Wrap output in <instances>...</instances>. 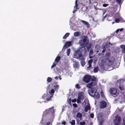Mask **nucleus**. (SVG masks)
Masks as SVG:
<instances>
[{
	"instance_id": "24",
	"label": "nucleus",
	"mask_w": 125,
	"mask_h": 125,
	"mask_svg": "<svg viewBox=\"0 0 125 125\" xmlns=\"http://www.w3.org/2000/svg\"><path fill=\"white\" fill-rule=\"evenodd\" d=\"M79 35V32L78 31H76L74 33V35L75 37L78 36Z\"/></svg>"
},
{
	"instance_id": "47",
	"label": "nucleus",
	"mask_w": 125,
	"mask_h": 125,
	"mask_svg": "<svg viewBox=\"0 0 125 125\" xmlns=\"http://www.w3.org/2000/svg\"><path fill=\"white\" fill-rule=\"evenodd\" d=\"M119 88L121 90L124 89V88L122 87L119 86Z\"/></svg>"
},
{
	"instance_id": "59",
	"label": "nucleus",
	"mask_w": 125,
	"mask_h": 125,
	"mask_svg": "<svg viewBox=\"0 0 125 125\" xmlns=\"http://www.w3.org/2000/svg\"><path fill=\"white\" fill-rule=\"evenodd\" d=\"M125 21H121V22H124Z\"/></svg>"
},
{
	"instance_id": "22",
	"label": "nucleus",
	"mask_w": 125,
	"mask_h": 125,
	"mask_svg": "<svg viewBox=\"0 0 125 125\" xmlns=\"http://www.w3.org/2000/svg\"><path fill=\"white\" fill-rule=\"evenodd\" d=\"M55 91L53 89H52L49 92V93L52 95L51 96H53L54 94Z\"/></svg>"
},
{
	"instance_id": "29",
	"label": "nucleus",
	"mask_w": 125,
	"mask_h": 125,
	"mask_svg": "<svg viewBox=\"0 0 125 125\" xmlns=\"http://www.w3.org/2000/svg\"><path fill=\"white\" fill-rule=\"evenodd\" d=\"M53 97V96H51L49 97H48L46 99V100L47 101H48L51 100V98Z\"/></svg>"
},
{
	"instance_id": "30",
	"label": "nucleus",
	"mask_w": 125,
	"mask_h": 125,
	"mask_svg": "<svg viewBox=\"0 0 125 125\" xmlns=\"http://www.w3.org/2000/svg\"><path fill=\"white\" fill-rule=\"evenodd\" d=\"M97 93L96 94L95 96V97L97 99L99 98L100 97V95L98 93V92H97Z\"/></svg>"
},
{
	"instance_id": "3",
	"label": "nucleus",
	"mask_w": 125,
	"mask_h": 125,
	"mask_svg": "<svg viewBox=\"0 0 125 125\" xmlns=\"http://www.w3.org/2000/svg\"><path fill=\"white\" fill-rule=\"evenodd\" d=\"M84 98V94L82 92H80L78 94V98L77 99V103H81V100H83Z\"/></svg>"
},
{
	"instance_id": "10",
	"label": "nucleus",
	"mask_w": 125,
	"mask_h": 125,
	"mask_svg": "<svg viewBox=\"0 0 125 125\" xmlns=\"http://www.w3.org/2000/svg\"><path fill=\"white\" fill-rule=\"evenodd\" d=\"M122 49V53L123 54L124 57H125V45H122L120 46Z\"/></svg>"
},
{
	"instance_id": "5",
	"label": "nucleus",
	"mask_w": 125,
	"mask_h": 125,
	"mask_svg": "<svg viewBox=\"0 0 125 125\" xmlns=\"http://www.w3.org/2000/svg\"><path fill=\"white\" fill-rule=\"evenodd\" d=\"M90 92L89 93V94L93 97H95L97 93L96 90L95 88H93L90 89Z\"/></svg>"
},
{
	"instance_id": "34",
	"label": "nucleus",
	"mask_w": 125,
	"mask_h": 125,
	"mask_svg": "<svg viewBox=\"0 0 125 125\" xmlns=\"http://www.w3.org/2000/svg\"><path fill=\"white\" fill-rule=\"evenodd\" d=\"M75 87L78 89H80L81 88V87L79 86V84H76Z\"/></svg>"
},
{
	"instance_id": "62",
	"label": "nucleus",
	"mask_w": 125,
	"mask_h": 125,
	"mask_svg": "<svg viewBox=\"0 0 125 125\" xmlns=\"http://www.w3.org/2000/svg\"><path fill=\"white\" fill-rule=\"evenodd\" d=\"M89 2L90 3H91V0H89Z\"/></svg>"
},
{
	"instance_id": "36",
	"label": "nucleus",
	"mask_w": 125,
	"mask_h": 125,
	"mask_svg": "<svg viewBox=\"0 0 125 125\" xmlns=\"http://www.w3.org/2000/svg\"><path fill=\"white\" fill-rule=\"evenodd\" d=\"M90 117L92 118H93L94 117V114L93 113H91L90 114Z\"/></svg>"
},
{
	"instance_id": "35",
	"label": "nucleus",
	"mask_w": 125,
	"mask_h": 125,
	"mask_svg": "<svg viewBox=\"0 0 125 125\" xmlns=\"http://www.w3.org/2000/svg\"><path fill=\"white\" fill-rule=\"evenodd\" d=\"M93 52V50H91L89 52V56L92 55V53Z\"/></svg>"
},
{
	"instance_id": "48",
	"label": "nucleus",
	"mask_w": 125,
	"mask_h": 125,
	"mask_svg": "<svg viewBox=\"0 0 125 125\" xmlns=\"http://www.w3.org/2000/svg\"><path fill=\"white\" fill-rule=\"evenodd\" d=\"M66 123V122L65 121H64L62 122V124L63 125H65Z\"/></svg>"
},
{
	"instance_id": "50",
	"label": "nucleus",
	"mask_w": 125,
	"mask_h": 125,
	"mask_svg": "<svg viewBox=\"0 0 125 125\" xmlns=\"http://www.w3.org/2000/svg\"><path fill=\"white\" fill-rule=\"evenodd\" d=\"M50 123L51 122H48L46 123V124L47 125H49Z\"/></svg>"
},
{
	"instance_id": "28",
	"label": "nucleus",
	"mask_w": 125,
	"mask_h": 125,
	"mask_svg": "<svg viewBox=\"0 0 125 125\" xmlns=\"http://www.w3.org/2000/svg\"><path fill=\"white\" fill-rule=\"evenodd\" d=\"M96 78L94 76H93L92 77L91 76V80H92V81H95L96 80Z\"/></svg>"
},
{
	"instance_id": "51",
	"label": "nucleus",
	"mask_w": 125,
	"mask_h": 125,
	"mask_svg": "<svg viewBox=\"0 0 125 125\" xmlns=\"http://www.w3.org/2000/svg\"><path fill=\"white\" fill-rule=\"evenodd\" d=\"M119 31V29H118L117 30H116V33H117Z\"/></svg>"
},
{
	"instance_id": "27",
	"label": "nucleus",
	"mask_w": 125,
	"mask_h": 125,
	"mask_svg": "<svg viewBox=\"0 0 125 125\" xmlns=\"http://www.w3.org/2000/svg\"><path fill=\"white\" fill-rule=\"evenodd\" d=\"M71 50L70 48L68 49L66 52L67 54V56H69L70 53V52Z\"/></svg>"
},
{
	"instance_id": "13",
	"label": "nucleus",
	"mask_w": 125,
	"mask_h": 125,
	"mask_svg": "<svg viewBox=\"0 0 125 125\" xmlns=\"http://www.w3.org/2000/svg\"><path fill=\"white\" fill-rule=\"evenodd\" d=\"M82 116V115L81 113L78 112L76 116L77 118H79L80 120H81Z\"/></svg>"
},
{
	"instance_id": "49",
	"label": "nucleus",
	"mask_w": 125,
	"mask_h": 125,
	"mask_svg": "<svg viewBox=\"0 0 125 125\" xmlns=\"http://www.w3.org/2000/svg\"><path fill=\"white\" fill-rule=\"evenodd\" d=\"M105 50H106V49H104L102 51V53H104L105 51Z\"/></svg>"
},
{
	"instance_id": "57",
	"label": "nucleus",
	"mask_w": 125,
	"mask_h": 125,
	"mask_svg": "<svg viewBox=\"0 0 125 125\" xmlns=\"http://www.w3.org/2000/svg\"><path fill=\"white\" fill-rule=\"evenodd\" d=\"M106 17V15H105L104 16L103 18V19H104Z\"/></svg>"
},
{
	"instance_id": "37",
	"label": "nucleus",
	"mask_w": 125,
	"mask_h": 125,
	"mask_svg": "<svg viewBox=\"0 0 125 125\" xmlns=\"http://www.w3.org/2000/svg\"><path fill=\"white\" fill-rule=\"evenodd\" d=\"M68 103L70 104H71V98H69L67 101Z\"/></svg>"
},
{
	"instance_id": "56",
	"label": "nucleus",
	"mask_w": 125,
	"mask_h": 125,
	"mask_svg": "<svg viewBox=\"0 0 125 125\" xmlns=\"http://www.w3.org/2000/svg\"><path fill=\"white\" fill-rule=\"evenodd\" d=\"M93 123L92 122H90V125H92Z\"/></svg>"
},
{
	"instance_id": "2",
	"label": "nucleus",
	"mask_w": 125,
	"mask_h": 125,
	"mask_svg": "<svg viewBox=\"0 0 125 125\" xmlns=\"http://www.w3.org/2000/svg\"><path fill=\"white\" fill-rule=\"evenodd\" d=\"M87 38V37L86 36H85L83 39V43H81L80 42H79L80 43V45L82 46L80 48V50H82V52H86V48L84 47V46H86L88 43V42H86Z\"/></svg>"
},
{
	"instance_id": "52",
	"label": "nucleus",
	"mask_w": 125,
	"mask_h": 125,
	"mask_svg": "<svg viewBox=\"0 0 125 125\" xmlns=\"http://www.w3.org/2000/svg\"><path fill=\"white\" fill-rule=\"evenodd\" d=\"M123 28H121L120 29H119V31H123Z\"/></svg>"
},
{
	"instance_id": "61",
	"label": "nucleus",
	"mask_w": 125,
	"mask_h": 125,
	"mask_svg": "<svg viewBox=\"0 0 125 125\" xmlns=\"http://www.w3.org/2000/svg\"><path fill=\"white\" fill-rule=\"evenodd\" d=\"M75 10H73V13H74L75 12Z\"/></svg>"
},
{
	"instance_id": "54",
	"label": "nucleus",
	"mask_w": 125,
	"mask_h": 125,
	"mask_svg": "<svg viewBox=\"0 0 125 125\" xmlns=\"http://www.w3.org/2000/svg\"><path fill=\"white\" fill-rule=\"evenodd\" d=\"M93 57V56H90V55L89 56V58H90L91 59V58H92Z\"/></svg>"
},
{
	"instance_id": "63",
	"label": "nucleus",
	"mask_w": 125,
	"mask_h": 125,
	"mask_svg": "<svg viewBox=\"0 0 125 125\" xmlns=\"http://www.w3.org/2000/svg\"><path fill=\"white\" fill-rule=\"evenodd\" d=\"M114 23L115 22H113L112 23L113 24V23Z\"/></svg>"
},
{
	"instance_id": "38",
	"label": "nucleus",
	"mask_w": 125,
	"mask_h": 125,
	"mask_svg": "<svg viewBox=\"0 0 125 125\" xmlns=\"http://www.w3.org/2000/svg\"><path fill=\"white\" fill-rule=\"evenodd\" d=\"M56 65V64L55 63V62H54L53 63V64L51 66V68H53Z\"/></svg>"
},
{
	"instance_id": "1",
	"label": "nucleus",
	"mask_w": 125,
	"mask_h": 125,
	"mask_svg": "<svg viewBox=\"0 0 125 125\" xmlns=\"http://www.w3.org/2000/svg\"><path fill=\"white\" fill-rule=\"evenodd\" d=\"M110 52L107 53L105 55V57L106 58V60H108V65L110 66H111L114 63L115 59L113 57L110 58Z\"/></svg>"
},
{
	"instance_id": "4",
	"label": "nucleus",
	"mask_w": 125,
	"mask_h": 125,
	"mask_svg": "<svg viewBox=\"0 0 125 125\" xmlns=\"http://www.w3.org/2000/svg\"><path fill=\"white\" fill-rule=\"evenodd\" d=\"M81 50L80 49V53H79L78 52L76 53L74 56V58L76 59H79L80 60L81 58L82 57H83V55L82 54L83 52V53H84L85 52H82Z\"/></svg>"
},
{
	"instance_id": "32",
	"label": "nucleus",
	"mask_w": 125,
	"mask_h": 125,
	"mask_svg": "<svg viewBox=\"0 0 125 125\" xmlns=\"http://www.w3.org/2000/svg\"><path fill=\"white\" fill-rule=\"evenodd\" d=\"M121 21V19L119 18L116 19L115 20V21L116 23H118Z\"/></svg>"
},
{
	"instance_id": "40",
	"label": "nucleus",
	"mask_w": 125,
	"mask_h": 125,
	"mask_svg": "<svg viewBox=\"0 0 125 125\" xmlns=\"http://www.w3.org/2000/svg\"><path fill=\"white\" fill-rule=\"evenodd\" d=\"M122 125H125V117L123 119V123Z\"/></svg>"
},
{
	"instance_id": "12",
	"label": "nucleus",
	"mask_w": 125,
	"mask_h": 125,
	"mask_svg": "<svg viewBox=\"0 0 125 125\" xmlns=\"http://www.w3.org/2000/svg\"><path fill=\"white\" fill-rule=\"evenodd\" d=\"M81 61V63L82 66H84L85 64V62L84 61L85 58L83 57H82L81 58L80 60Z\"/></svg>"
},
{
	"instance_id": "43",
	"label": "nucleus",
	"mask_w": 125,
	"mask_h": 125,
	"mask_svg": "<svg viewBox=\"0 0 125 125\" xmlns=\"http://www.w3.org/2000/svg\"><path fill=\"white\" fill-rule=\"evenodd\" d=\"M76 99L75 98L73 99H72V102L74 103V102H76Z\"/></svg>"
},
{
	"instance_id": "45",
	"label": "nucleus",
	"mask_w": 125,
	"mask_h": 125,
	"mask_svg": "<svg viewBox=\"0 0 125 125\" xmlns=\"http://www.w3.org/2000/svg\"><path fill=\"white\" fill-rule=\"evenodd\" d=\"M101 96L102 97H104V93L102 92H101Z\"/></svg>"
},
{
	"instance_id": "21",
	"label": "nucleus",
	"mask_w": 125,
	"mask_h": 125,
	"mask_svg": "<svg viewBox=\"0 0 125 125\" xmlns=\"http://www.w3.org/2000/svg\"><path fill=\"white\" fill-rule=\"evenodd\" d=\"M70 34L69 33H66L63 37V39H66L69 35Z\"/></svg>"
},
{
	"instance_id": "16",
	"label": "nucleus",
	"mask_w": 125,
	"mask_h": 125,
	"mask_svg": "<svg viewBox=\"0 0 125 125\" xmlns=\"http://www.w3.org/2000/svg\"><path fill=\"white\" fill-rule=\"evenodd\" d=\"M73 66L75 68H78L79 67L78 62H75V63L73 64Z\"/></svg>"
},
{
	"instance_id": "11",
	"label": "nucleus",
	"mask_w": 125,
	"mask_h": 125,
	"mask_svg": "<svg viewBox=\"0 0 125 125\" xmlns=\"http://www.w3.org/2000/svg\"><path fill=\"white\" fill-rule=\"evenodd\" d=\"M121 120V117L119 116H116V119L114 120V122L120 123Z\"/></svg>"
},
{
	"instance_id": "41",
	"label": "nucleus",
	"mask_w": 125,
	"mask_h": 125,
	"mask_svg": "<svg viewBox=\"0 0 125 125\" xmlns=\"http://www.w3.org/2000/svg\"><path fill=\"white\" fill-rule=\"evenodd\" d=\"M108 5V4H103V6L104 7H106Z\"/></svg>"
},
{
	"instance_id": "33",
	"label": "nucleus",
	"mask_w": 125,
	"mask_h": 125,
	"mask_svg": "<svg viewBox=\"0 0 125 125\" xmlns=\"http://www.w3.org/2000/svg\"><path fill=\"white\" fill-rule=\"evenodd\" d=\"M85 123V121L81 122H80L79 125H84Z\"/></svg>"
},
{
	"instance_id": "44",
	"label": "nucleus",
	"mask_w": 125,
	"mask_h": 125,
	"mask_svg": "<svg viewBox=\"0 0 125 125\" xmlns=\"http://www.w3.org/2000/svg\"><path fill=\"white\" fill-rule=\"evenodd\" d=\"M115 125H120V124H121L120 123H117V122H115Z\"/></svg>"
},
{
	"instance_id": "20",
	"label": "nucleus",
	"mask_w": 125,
	"mask_h": 125,
	"mask_svg": "<svg viewBox=\"0 0 125 125\" xmlns=\"http://www.w3.org/2000/svg\"><path fill=\"white\" fill-rule=\"evenodd\" d=\"M72 42L71 41H69L68 42H67L66 43V46H67L68 47H69L72 45Z\"/></svg>"
},
{
	"instance_id": "25",
	"label": "nucleus",
	"mask_w": 125,
	"mask_h": 125,
	"mask_svg": "<svg viewBox=\"0 0 125 125\" xmlns=\"http://www.w3.org/2000/svg\"><path fill=\"white\" fill-rule=\"evenodd\" d=\"M71 125H75V121L74 120H72L71 122H70Z\"/></svg>"
},
{
	"instance_id": "42",
	"label": "nucleus",
	"mask_w": 125,
	"mask_h": 125,
	"mask_svg": "<svg viewBox=\"0 0 125 125\" xmlns=\"http://www.w3.org/2000/svg\"><path fill=\"white\" fill-rule=\"evenodd\" d=\"M122 0H116V1L117 3L120 4L121 1Z\"/></svg>"
},
{
	"instance_id": "18",
	"label": "nucleus",
	"mask_w": 125,
	"mask_h": 125,
	"mask_svg": "<svg viewBox=\"0 0 125 125\" xmlns=\"http://www.w3.org/2000/svg\"><path fill=\"white\" fill-rule=\"evenodd\" d=\"M61 57L59 56H57L55 59V61L56 62H58L61 59Z\"/></svg>"
},
{
	"instance_id": "15",
	"label": "nucleus",
	"mask_w": 125,
	"mask_h": 125,
	"mask_svg": "<svg viewBox=\"0 0 125 125\" xmlns=\"http://www.w3.org/2000/svg\"><path fill=\"white\" fill-rule=\"evenodd\" d=\"M93 61V60L92 59H91L88 61V64L89 66L88 67V68H89L91 67V64Z\"/></svg>"
},
{
	"instance_id": "8",
	"label": "nucleus",
	"mask_w": 125,
	"mask_h": 125,
	"mask_svg": "<svg viewBox=\"0 0 125 125\" xmlns=\"http://www.w3.org/2000/svg\"><path fill=\"white\" fill-rule=\"evenodd\" d=\"M110 92L111 94L115 95L117 93V90L115 88H111L110 89Z\"/></svg>"
},
{
	"instance_id": "39",
	"label": "nucleus",
	"mask_w": 125,
	"mask_h": 125,
	"mask_svg": "<svg viewBox=\"0 0 125 125\" xmlns=\"http://www.w3.org/2000/svg\"><path fill=\"white\" fill-rule=\"evenodd\" d=\"M73 106L75 108H76L77 107V104L75 103L73 104Z\"/></svg>"
},
{
	"instance_id": "55",
	"label": "nucleus",
	"mask_w": 125,
	"mask_h": 125,
	"mask_svg": "<svg viewBox=\"0 0 125 125\" xmlns=\"http://www.w3.org/2000/svg\"><path fill=\"white\" fill-rule=\"evenodd\" d=\"M77 0H76L75 2V4H76V5H77Z\"/></svg>"
},
{
	"instance_id": "26",
	"label": "nucleus",
	"mask_w": 125,
	"mask_h": 125,
	"mask_svg": "<svg viewBox=\"0 0 125 125\" xmlns=\"http://www.w3.org/2000/svg\"><path fill=\"white\" fill-rule=\"evenodd\" d=\"M52 80V79L50 77H48L47 79V81L48 82H50Z\"/></svg>"
},
{
	"instance_id": "58",
	"label": "nucleus",
	"mask_w": 125,
	"mask_h": 125,
	"mask_svg": "<svg viewBox=\"0 0 125 125\" xmlns=\"http://www.w3.org/2000/svg\"><path fill=\"white\" fill-rule=\"evenodd\" d=\"M59 79H60V80H61V76H60L59 77Z\"/></svg>"
},
{
	"instance_id": "19",
	"label": "nucleus",
	"mask_w": 125,
	"mask_h": 125,
	"mask_svg": "<svg viewBox=\"0 0 125 125\" xmlns=\"http://www.w3.org/2000/svg\"><path fill=\"white\" fill-rule=\"evenodd\" d=\"M53 108L54 106H53L49 108L48 110L49 111L52 112L53 113H54L55 110Z\"/></svg>"
},
{
	"instance_id": "60",
	"label": "nucleus",
	"mask_w": 125,
	"mask_h": 125,
	"mask_svg": "<svg viewBox=\"0 0 125 125\" xmlns=\"http://www.w3.org/2000/svg\"><path fill=\"white\" fill-rule=\"evenodd\" d=\"M78 6V4H77V5H76V4H75V7H77Z\"/></svg>"
},
{
	"instance_id": "23",
	"label": "nucleus",
	"mask_w": 125,
	"mask_h": 125,
	"mask_svg": "<svg viewBox=\"0 0 125 125\" xmlns=\"http://www.w3.org/2000/svg\"><path fill=\"white\" fill-rule=\"evenodd\" d=\"M98 71V67H95L93 69V71L95 73H97Z\"/></svg>"
},
{
	"instance_id": "7",
	"label": "nucleus",
	"mask_w": 125,
	"mask_h": 125,
	"mask_svg": "<svg viewBox=\"0 0 125 125\" xmlns=\"http://www.w3.org/2000/svg\"><path fill=\"white\" fill-rule=\"evenodd\" d=\"M107 105L106 102L104 100H102L100 102V108L101 109L105 108L106 106Z\"/></svg>"
},
{
	"instance_id": "17",
	"label": "nucleus",
	"mask_w": 125,
	"mask_h": 125,
	"mask_svg": "<svg viewBox=\"0 0 125 125\" xmlns=\"http://www.w3.org/2000/svg\"><path fill=\"white\" fill-rule=\"evenodd\" d=\"M81 22L84 25H86L87 26H89V24L88 22L83 20H81Z\"/></svg>"
},
{
	"instance_id": "9",
	"label": "nucleus",
	"mask_w": 125,
	"mask_h": 125,
	"mask_svg": "<svg viewBox=\"0 0 125 125\" xmlns=\"http://www.w3.org/2000/svg\"><path fill=\"white\" fill-rule=\"evenodd\" d=\"M96 85V84L95 83L93 82H91L90 83L87 84L86 87L89 88L91 89L92 87H93Z\"/></svg>"
},
{
	"instance_id": "14",
	"label": "nucleus",
	"mask_w": 125,
	"mask_h": 125,
	"mask_svg": "<svg viewBox=\"0 0 125 125\" xmlns=\"http://www.w3.org/2000/svg\"><path fill=\"white\" fill-rule=\"evenodd\" d=\"M89 106L87 105H86L85 108L84 110L86 112H87L90 109V104H89Z\"/></svg>"
},
{
	"instance_id": "6",
	"label": "nucleus",
	"mask_w": 125,
	"mask_h": 125,
	"mask_svg": "<svg viewBox=\"0 0 125 125\" xmlns=\"http://www.w3.org/2000/svg\"><path fill=\"white\" fill-rule=\"evenodd\" d=\"M91 79V76L88 75H86L83 79V81L86 83H88L90 81Z\"/></svg>"
},
{
	"instance_id": "31",
	"label": "nucleus",
	"mask_w": 125,
	"mask_h": 125,
	"mask_svg": "<svg viewBox=\"0 0 125 125\" xmlns=\"http://www.w3.org/2000/svg\"><path fill=\"white\" fill-rule=\"evenodd\" d=\"M54 89L55 90L58 89L59 88V85H55L54 86Z\"/></svg>"
},
{
	"instance_id": "53",
	"label": "nucleus",
	"mask_w": 125,
	"mask_h": 125,
	"mask_svg": "<svg viewBox=\"0 0 125 125\" xmlns=\"http://www.w3.org/2000/svg\"><path fill=\"white\" fill-rule=\"evenodd\" d=\"M59 78V77H58V76H56L55 77V78H54L55 79H56L57 80L58 79V78Z\"/></svg>"
},
{
	"instance_id": "46",
	"label": "nucleus",
	"mask_w": 125,
	"mask_h": 125,
	"mask_svg": "<svg viewBox=\"0 0 125 125\" xmlns=\"http://www.w3.org/2000/svg\"><path fill=\"white\" fill-rule=\"evenodd\" d=\"M91 44H90L89 46H88L87 47V49H90L91 47Z\"/></svg>"
}]
</instances>
